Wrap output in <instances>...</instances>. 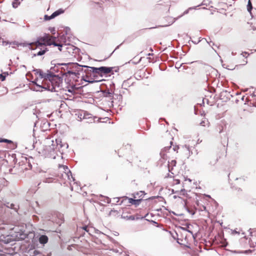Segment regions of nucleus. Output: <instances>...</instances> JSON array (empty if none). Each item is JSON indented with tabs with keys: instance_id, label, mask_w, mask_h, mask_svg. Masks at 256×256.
I'll use <instances>...</instances> for the list:
<instances>
[{
	"instance_id": "f257e3e1",
	"label": "nucleus",
	"mask_w": 256,
	"mask_h": 256,
	"mask_svg": "<svg viewBox=\"0 0 256 256\" xmlns=\"http://www.w3.org/2000/svg\"><path fill=\"white\" fill-rule=\"evenodd\" d=\"M84 66L86 68L84 70L85 72L88 74H90L94 79L93 80H84L89 83L101 82L104 80V77H106L108 74H114V72H118L119 70L118 68L113 67L100 66L96 68L85 66Z\"/></svg>"
},
{
	"instance_id": "f03ea898",
	"label": "nucleus",
	"mask_w": 256,
	"mask_h": 256,
	"mask_svg": "<svg viewBox=\"0 0 256 256\" xmlns=\"http://www.w3.org/2000/svg\"><path fill=\"white\" fill-rule=\"evenodd\" d=\"M60 78L52 72L48 70V74L46 76V79L44 80V82L46 87L45 90L50 92H56V87H58Z\"/></svg>"
},
{
	"instance_id": "7ed1b4c3",
	"label": "nucleus",
	"mask_w": 256,
	"mask_h": 256,
	"mask_svg": "<svg viewBox=\"0 0 256 256\" xmlns=\"http://www.w3.org/2000/svg\"><path fill=\"white\" fill-rule=\"evenodd\" d=\"M46 144H47L44 147L42 152H39L46 158H56V154L54 140L48 138L46 140Z\"/></svg>"
},
{
	"instance_id": "20e7f679",
	"label": "nucleus",
	"mask_w": 256,
	"mask_h": 256,
	"mask_svg": "<svg viewBox=\"0 0 256 256\" xmlns=\"http://www.w3.org/2000/svg\"><path fill=\"white\" fill-rule=\"evenodd\" d=\"M170 146L164 147V148L160 152V158L158 161V164L160 165H162L166 162L168 158L170 156L168 155V154L170 152V151H173L174 152H178V150L179 148L178 146H173V147L172 148V142H170Z\"/></svg>"
},
{
	"instance_id": "39448f33",
	"label": "nucleus",
	"mask_w": 256,
	"mask_h": 256,
	"mask_svg": "<svg viewBox=\"0 0 256 256\" xmlns=\"http://www.w3.org/2000/svg\"><path fill=\"white\" fill-rule=\"evenodd\" d=\"M48 38V36L40 38L35 42L30 43L29 44H26L25 43H18V42H14V44H16L18 46H26L28 44L30 46H34L36 48H40L46 46V44L44 42Z\"/></svg>"
},
{
	"instance_id": "423d86ee",
	"label": "nucleus",
	"mask_w": 256,
	"mask_h": 256,
	"mask_svg": "<svg viewBox=\"0 0 256 256\" xmlns=\"http://www.w3.org/2000/svg\"><path fill=\"white\" fill-rule=\"evenodd\" d=\"M54 144H56L55 149L56 150V152L57 151H58L60 153H63L64 151L65 150H66L68 145L66 143H62V140L60 139H56L54 140Z\"/></svg>"
},
{
	"instance_id": "0eeeda50",
	"label": "nucleus",
	"mask_w": 256,
	"mask_h": 256,
	"mask_svg": "<svg viewBox=\"0 0 256 256\" xmlns=\"http://www.w3.org/2000/svg\"><path fill=\"white\" fill-rule=\"evenodd\" d=\"M36 80H35L34 81L32 82V83L34 84V88H31L33 90L37 91V92H42V89H44L46 87V84L44 82V80H43L42 82V85L38 84L36 83Z\"/></svg>"
},
{
	"instance_id": "6e6552de",
	"label": "nucleus",
	"mask_w": 256,
	"mask_h": 256,
	"mask_svg": "<svg viewBox=\"0 0 256 256\" xmlns=\"http://www.w3.org/2000/svg\"><path fill=\"white\" fill-rule=\"evenodd\" d=\"M65 170V172L64 175L62 174V176H65L68 178V179L71 181V179H72V181H74V178H73L71 172L68 170V168L66 166L64 168Z\"/></svg>"
},
{
	"instance_id": "1a4fd4ad",
	"label": "nucleus",
	"mask_w": 256,
	"mask_h": 256,
	"mask_svg": "<svg viewBox=\"0 0 256 256\" xmlns=\"http://www.w3.org/2000/svg\"><path fill=\"white\" fill-rule=\"evenodd\" d=\"M204 5H206V6L208 5L207 1L206 0H203V2L200 4H198V6H196L189 8L188 10H185L184 12V13H183V14L182 15L180 16L178 18H180V17L182 16L183 15L188 14V12H189L190 10L196 9L198 7H199L200 6H204Z\"/></svg>"
},
{
	"instance_id": "9d476101",
	"label": "nucleus",
	"mask_w": 256,
	"mask_h": 256,
	"mask_svg": "<svg viewBox=\"0 0 256 256\" xmlns=\"http://www.w3.org/2000/svg\"><path fill=\"white\" fill-rule=\"evenodd\" d=\"M34 72H35V74L38 75L40 78H44V80L46 79V76L47 73H44L40 69H34Z\"/></svg>"
},
{
	"instance_id": "9b49d317",
	"label": "nucleus",
	"mask_w": 256,
	"mask_h": 256,
	"mask_svg": "<svg viewBox=\"0 0 256 256\" xmlns=\"http://www.w3.org/2000/svg\"><path fill=\"white\" fill-rule=\"evenodd\" d=\"M48 237L46 235H41L40 236L38 241L40 244H44L48 242Z\"/></svg>"
},
{
	"instance_id": "f8f14e48",
	"label": "nucleus",
	"mask_w": 256,
	"mask_h": 256,
	"mask_svg": "<svg viewBox=\"0 0 256 256\" xmlns=\"http://www.w3.org/2000/svg\"><path fill=\"white\" fill-rule=\"evenodd\" d=\"M38 250L35 248H30L28 250L26 253L28 256V255L30 256H35Z\"/></svg>"
},
{
	"instance_id": "ddd939ff",
	"label": "nucleus",
	"mask_w": 256,
	"mask_h": 256,
	"mask_svg": "<svg viewBox=\"0 0 256 256\" xmlns=\"http://www.w3.org/2000/svg\"><path fill=\"white\" fill-rule=\"evenodd\" d=\"M5 205H6V206L7 208H10L11 209L14 210H17L18 208V205H16V204H10V202H6L5 204Z\"/></svg>"
},
{
	"instance_id": "4468645a",
	"label": "nucleus",
	"mask_w": 256,
	"mask_h": 256,
	"mask_svg": "<svg viewBox=\"0 0 256 256\" xmlns=\"http://www.w3.org/2000/svg\"><path fill=\"white\" fill-rule=\"evenodd\" d=\"M64 12V10L62 9H59L51 14V18H54L55 17L59 16L60 14Z\"/></svg>"
},
{
	"instance_id": "2eb2a0df",
	"label": "nucleus",
	"mask_w": 256,
	"mask_h": 256,
	"mask_svg": "<svg viewBox=\"0 0 256 256\" xmlns=\"http://www.w3.org/2000/svg\"><path fill=\"white\" fill-rule=\"evenodd\" d=\"M128 202L132 204H134L136 206H138L140 204L141 200H134L132 198H128Z\"/></svg>"
},
{
	"instance_id": "dca6fc26",
	"label": "nucleus",
	"mask_w": 256,
	"mask_h": 256,
	"mask_svg": "<svg viewBox=\"0 0 256 256\" xmlns=\"http://www.w3.org/2000/svg\"><path fill=\"white\" fill-rule=\"evenodd\" d=\"M40 50L37 52L36 54H34V56H40L44 54L46 51H48L47 48H45L44 49H42V48H40Z\"/></svg>"
},
{
	"instance_id": "f3484780",
	"label": "nucleus",
	"mask_w": 256,
	"mask_h": 256,
	"mask_svg": "<svg viewBox=\"0 0 256 256\" xmlns=\"http://www.w3.org/2000/svg\"><path fill=\"white\" fill-rule=\"evenodd\" d=\"M48 45H54V46H58V50L61 51L62 50V44H57L56 42H50V43H48L47 44Z\"/></svg>"
},
{
	"instance_id": "a211bd4d",
	"label": "nucleus",
	"mask_w": 256,
	"mask_h": 256,
	"mask_svg": "<svg viewBox=\"0 0 256 256\" xmlns=\"http://www.w3.org/2000/svg\"><path fill=\"white\" fill-rule=\"evenodd\" d=\"M21 1H22V0H14L12 2V6L14 8H16L20 4Z\"/></svg>"
},
{
	"instance_id": "6ab92c4d",
	"label": "nucleus",
	"mask_w": 256,
	"mask_h": 256,
	"mask_svg": "<svg viewBox=\"0 0 256 256\" xmlns=\"http://www.w3.org/2000/svg\"><path fill=\"white\" fill-rule=\"evenodd\" d=\"M252 2H250V0H248V5H247L248 11L249 12L251 13V11H252Z\"/></svg>"
},
{
	"instance_id": "aec40b11",
	"label": "nucleus",
	"mask_w": 256,
	"mask_h": 256,
	"mask_svg": "<svg viewBox=\"0 0 256 256\" xmlns=\"http://www.w3.org/2000/svg\"><path fill=\"white\" fill-rule=\"evenodd\" d=\"M218 160V159L217 158H212L210 160L208 164L210 166H214L216 164Z\"/></svg>"
},
{
	"instance_id": "412c9836",
	"label": "nucleus",
	"mask_w": 256,
	"mask_h": 256,
	"mask_svg": "<svg viewBox=\"0 0 256 256\" xmlns=\"http://www.w3.org/2000/svg\"><path fill=\"white\" fill-rule=\"evenodd\" d=\"M104 96L106 97H113V92H110L109 90L105 91L104 92Z\"/></svg>"
},
{
	"instance_id": "4be33fe9",
	"label": "nucleus",
	"mask_w": 256,
	"mask_h": 256,
	"mask_svg": "<svg viewBox=\"0 0 256 256\" xmlns=\"http://www.w3.org/2000/svg\"><path fill=\"white\" fill-rule=\"evenodd\" d=\"M54 178H46L43 180V182L46 183H50L53 182Z\"/></svg>"
},
{
	"instance_id": "5701e85b",
	"label": "nucleus",
	"mask_w": 256,
	"mask_h": 256,
	"mask_svg": "<svg viewBox=\"0 0 256 256\" xmlns=\"http://www.w3.org/2000/svg\"><path fill=\"white\" fill-rule=\"evenodd\" d=\"M82 228L83 230H86V232H88L89 234H90V230L92 229V228H88V226H84L82 227Z\"/></svg>"
},
{
	"instance_id": "b1692460",
	"label": "nucleus",
	"mask_w": 256,
	"mask_h": 256,
	"mask_svg": "<svg viewBox=\"0 0 256 256\" xmlns=\"http://www.w3.org/2000/svg\"><path fill=\"white\" fill-rule=\"evenodd\" d=\"M202 40H204V38H202ZM204 40H206V41L209 44V45L212 47V49L214 50V51H216L214 48L212 47V46H214V42H212V41H210L208 42V40H207L206 38H204Z\"/></svg>"
},
{
	"instance_id": "393cba45",
	"label": "nucleus",
	"mask_w": 256,
	"mask_h": 256,
	"mask_svg": "<svg viewBox=\"0 0 256 256\" xmlns=\"http://www.w3.org/2000/svg\"><path fill=\"white\" fill-rule=\"evenodd\" d=\"M208 124V120H204L201 122L200 123V125L202 126H206V124Z\"/></svg>"
},
{
	"instance_id": "a878e982",
	"label": "nucleus",
	"mask_w": 256,
	"mask_h": 256,
	"mask_svg": "<svg viewBox=\"0 0 256 256\" xmlns=\"http://www.w3.org/2000/svg\"><path fill=\"white\" fill-rule=\"evenodd\" d=\"M0 142H4L6 143H12V142L10 140H7V139H1L0 140Z\"/></svg>"
},
{
	"instance_id": "bb28decb",
	"label": "nucleus",
	"mask_w": 256,
	"mask_h": 256,
	"mask_svg": "<svg viewBox=\"0 0 256 256\" xmlns=\"http://www.w3.org/2000/svg\"><path fill=\"white\" fill-rule=\"evenodd\" d=\"M52 18H51V15L50 16H48V15H45L44 16V19L46 20H50Z\"/></svg>"
},
{
	"instance_id": "cd10ccee",
	"label": "nucleus",
	"mask_w": 256,
	"mask_h": 256,
	"mask_svg": "<svg viewBox=\"0 0 256 256\" xmlns=\"http://www.w3.org/2000/svg\"><path fill=\"white\" fill-rule=\"evenodd\" d=\"M28 168H26V169H30V168H32V164L30 163V159L28 160Z\"/></svg>"
},
{
	"instance_id": "c85d7f7f",
	"label": "nucleus",
	"mask_w": 256,
	"mask_h": 256,
	"mask_svg": "<svg viewBox=\"0 0 256 256\" xmlns=\"http://www.w3.org/2000/svg\"><path fill=\"white\" fill-rule=\"evenodd\" d=\"M35 256H44V255L42 254L41 252H40L38 250Z\"/></svg>"
},
{
	"instance_id": "c756f323",
	"label": "nucleus",
	"mask_w": 256,
	"mask_h": 256,
	"mask_svg": "<svg viewBox=\"0 0 256 256\" xmlns=\"http://www.w3.org/2000/svg\"><path fill=\"white\" fill-rule=\"evenodd\" d=\"M0 78H1L2 81H4L6 79V76L2 74H0Z\"/></svg>"
},
{
	"instance_id": "7c9ffc66",
	"label": "nucleus",
	"mask_w": 256,
	"mask_h": 256,
	"mask_svg": "<svg viewBox=\"0 0 256 256\" xmlns=\"http://www.w3.org/2000/svg\"><path fill=\"white\" fill-rule=\"evenodd\" d=\"M251 96L252 98H256V90L252 92V93L251 94Z\"/></svg>"
},
{
	"instance_id": "2f4dec72",
	"label": "nucleus",
	"mask_w": 256,
	"mask_h": 256,
	"mask_svg": "<svg viewBox=\"0 0 256 256\" xmlns=\"http://www.w3.org/2000/svg\"><path fill=\"white\" fill-rule=\"evenodd\" d=\"M188 211L190 214L192 215H194L195 214V212L192 210H190V209H188Z\"/></svg>"
},
{
	"instance_id": "473e14b6",
	"label": "nucleus",
	"mask_w": 256,
	"mask_h": 256,
	"mask_svg": "<svg viewBox=\"0 0 256 256\" xmlns=\"http://www.w3.org/2000/svg\"><path fill=\"white\" fill-rule=\"evenodd\" d=\"M170 164L172 166H175L176 164V161L175 160H172Z\"/></svg>"
},
{
	"instance_id": "72a5a7b5",
	"label": "nucleus",
	"mask_w": 256,
	"mask_h": 256,
	"mask_svg": "<svg viewBox=\"0 0 256 256\" xmlns=\"http://www.w3.org/2000/svg\"><path fill=\"white\" fill-rule=\"evenodd\" d=\"M106 200H107L106 202H107L108 203H110V198H106Z\"/></svg>"
},
{
	"instance_id": "f704fd0d",
	"label": "nucleus",
	"mask_w": 256,
	"mask_h": 256,
	"mask_svg": "<svg viewBox=\"0 0 256 256\" xmlns=\"http://www.w3.org/2000/svg\"><path fill=\"white\" fill-rule=\"evenodd\" d=\"M238 232H237L236 230H234L232 232V234H238Z\"/></svg>"
},
{
	"instance_id": "c9c22d12",
	"label": "nucleus",
	"mask_w": 256,
	"mask_h": 256,
	"mask_svg": "<svg viewBox=\"0 0 256 256\" xmlns=\"http://www.w3.org/2000/svg\"><path fill=\"white\" fill-rule=\"evenodd\" d=\"M186 148L189 150V146H185Z\"/></svg>"
},
{
	"instance_id": "e433bc0d",
	"label": "nucleus",
	"mask_w": 256,
	"mask_h": 256,
	"mask_svg": "<svg viewBox=\"0 0 256 256\" xmlns=\"http://www.w3.org/2000/svg\"><path fill=\"white\" fill-rule=\"evenodd\" d=\"M0 256H4V254L2 253H0Z\"/></svg>"
},
{
	"instance_id": "4c0bfd02",
	"label": "nucleus",
	"mask_w": 256,
	"mask_h": 256,
	"mask_svg": "<svg viewBox=\"0 0 256 256\" xmlns=\"http://www.w3.org/2000/svg\"><path fill=\"white\" fill-rule=\"evenodd\" d=\"M78 67L80 68H81V66H80V65H78Z\"/></svg>"
},
{
	"instance_id": "58836bf2",
	"label": "nucleus",
	"mask_w": 256,
	"mask_h": 256,
	"mask_svg": "<svg viewBox=\"0 0 256 256\" xmlns=\"http://www.w3.org/2000/svg\"><path fill=\"white\" fill-rule=\"evenodd\" d=\"M169 164H170V162H169V161H168L167 165L168 166Z\"/></svg>"
},
{
	"instance_id": "ea45409f",
	"label": "nucleus",
	"mask_w": 256,
	"mask_h": 256,
	"mask_svg": "<svg viewBox=\"0 0 256 256\" xmlns=\"http://www.w3.org/2000/svg\"><path fill=\"white\" fill-rule=\"evenodd\" d=\"M181 191H182V192L185 191V190H182Z\"/></svg>"
},
{
	"instance_id": "a19ab883",
	"label": "nucleus",
	"mask_w": 256,
	"mask_h": 256,
	"mask_svg": "<svg viewBox=\"0 0 256 256\" xmlns=\"http://www.w3.org/2000/svg\"><path fill=\"white\" fill-rule=\"evenodd\" d=\"M244 54H247V52H244Z\"/></svg>"
}]
</instances>
